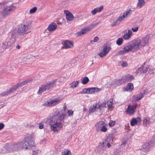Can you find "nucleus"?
I'll return each mask as SVG.
<instances>
[{"mask_svg":"<svg viewBox=\"0 0 155 155\" xmlns=\"http://www.w3.org/2000/svg\"><path fill=\"white\" fill-rule=\"evenodd\" d=\"M106 103H104L101 104L99 105L98 107L100 110H101L102 109V108L106 107Z\"/></svg>","mask_w":155,"mask_h":155,"instance_id":"c9c22d12","label":"nucleus"},{"mask_svg":"<svg viewBox=\"0 0 155 155\" xmlns=\"http://www.w3.org/2000/svg\"><path fill=\"white\" fill-rule=\"evenodd\" d=\"M115 123V121L110 120L109 123V125L110 127H112L113 126Z\"/></svg>","mask_w":155,"mask_h":155,"instance_id":"c03bdc74","label":"nucleus"},{"mask_svg":"<svg viewBox=\"0 0 155 155\" xmlns=\"http://www.w3.org/2000/svg\"><path fill=\"white\" fill-rule=\"evenodd\" d=\"M78 84V82L77 81L72 82L71 84V87L74 88L76 87Z\"/></svg>","mask_w":155,"mask_h":155,"instance_id":"58836bf2","label":"nucleus"},{"mask_svg":"<svg viewBox=\"0 0 155 155\" xmlns=\"http://www.w3.org/2000/svg\"><path fill=\"white\" fill-rule=\"evenodd\" d=\"M141 122V119L139 117L133 118L130 121V125L131 126H134L137 124H140Z\"/></svg>","mask_w":155,"mask_h":155,"instance_id":"ddd939ff","label":"nucleus"},{"mask_svg":"<svg viewBox=\"0 0 155 155\" xmlns=\"http://www.w3.org/2000/svg\"><path fill=\"white\" fill-rule=\"evenodd\" d=\"M61 100L58 99H56L52 100L49 101H47L44 104L47 106H55L60 102Z\"/></svg>","mask_w":155,"mask_h":155,"instance_id":"9d476101","label":"nucleus"},{"mask_svg":"<svg viewBox=\"0 0 155 155\" xmlns=\"http://www.w3.org/2000/svg\"><path fill=\"white\" fill-rule=\"evenodd\" d=\"M56 80H52L40 86L39 89L37 94L40 95L44 92L48 91L50 89L53 87L54 84L56 82Z\"/></svg>","mask_w":155,"mask_h":155,"instance_id":"20e7f679","label":"nucleus"},{"mask_svg":"<svg viewBox=\"0 0 155 155\" xmlns=\"http://www.w3.org/2000/svg\"><path fill=\"white\" fill-rule=\"evenodd\" d=\"M98 40H99V38H98V37L97 36H96L94 38V39L93 40V41L94 42H96L97 41H98Z\"/></svg>","mask_w":155,"mask_h":155,"instance_id":"603ef678","label":"nucleus"},{"mask_svg":"<svg viewBox=\"0 0 155 155\" xmlns=\"http://www.w3.org/2000/svg\"><path fill=\"white\" fill-rule=\"evenodd\" d=\"M67 117L66 114L61 113L57 110L51 114L50 117L45 119L43 122L50 125L51 130L54 132H56L62 128V123Z\"/></svg>","mask_w":155,"mask_h":155,"instance_id":"f257e3e1","label":"nucleus"},{"mask_svg":"<svg viewBox=\"0 0 155 155\" xmlns=\"http://www.w3.org/2000/svg\"><path fill=\"white\" fill-rule=\"evenodd\" d=\"M19 86V85L18 84H17L16 85L13 86L9 90H8L9 94H10L11 93L16 91L18 87Z\"/></svg>","mask_w":155,"mask_h":155,"instance_id":"b1692460","label":"nucleus"},{"mask_svg":"<svg viewBox=\"0 0 155 155\" xmlns=\"http://www.w3.org/2000/svg\"><path fill=\"white\" fill-rule=\"evenodd\" d=\"M31 25L29 23L21 25L18 29V33L20 35H24L31 32Z\"/></svg>","mask_w":155,"mask_h":155,"instance_id":"423d86ee","label":"nucleus"},{"mask_svg":"<svg viewBox=\"0 0 155 155\" xmlns=\"http://www.w3.org/2000/svg\"><path fill=\"white\" fill-rule=\"evenodd\" d=\"M113 104V99H110L107 102V106L109 107H112Z\"/></svg>","mask_w":155,"mask_h":155,"instance_id":"4c0bfd02","label":"nucleus"},{"mask_svg":"<svg viewBox=\"0 0 155 155\" xmlns=\"http://www.w3.org/2000/svg\"><path fill=\"white\" fill-rule=\"evenodd\" d=\"M16 47L18 49H19L20 48V46L19 45H18Z\"/></svg>","mask_w":155,"mask_h":155,"instance_id":"bf43d9fd","label":"nucleus"},{"mask_svg":"<svg viewBox=\"0 0 155 155\" xmlns=\"http://www.w3.org/2000/svg\"><path fill=\"white\" fill-rule=\"evenodd\" d=\"M15 34L12 33L11 38L9 41L8 42H5L3 43V46L2 47L5 49H6L7 48L12 46L14 44V43L15 41Z\"/></svg>","mask_w":155,"mask_h":155,"instance_id":"6e6552de","label":"nucleus"},{"mask_svg":"<svg viewBox=\"0 0 155 155\" xmlns=\"http://www.w3.org/2000/svg\"><path fill=\"white\" fill-rule=\"evenodd\" d=\"M151 119L148 117H145L143 118V124L144 126H147L151 123Z\"/></svg>","mask_w":155,"mask_h":155,"instance_id":"4be33fe9","label":"nucleus"},{"mask_svg":"<svg viewBox=\"0 0 155 155\" xmlns=\"http://www.w3.org/2000/svg\"><path fill=\"white\" fill-rule=\"evenodd\" d=\"M77 34L78 36H80L84 34V32L83 31L82 29L80 31L78 32Z\"/></svg>","mask_w":155,"mask_h":155,"instance_id":"49530a36","label":"nucleus"},{"mask_svg":"<svg viewBox=\"0 0 155 155\" xmlns=\"http://www.w3.org/2000/svg\"><path fill=\"white\" fill-rule=\"evenodd\" d=\"M123 41L124 40L122 38H119L117 39L116 41V44L118 45H121L123 44Z\"/></svg>","mask_w":155,"mask_h":155,"instance_id":"2f4dec72","label":"nucleus"},{"mask_svg":"<svg viewBox=\"0 0 155 155\" xmlns=\"http://www.w3.org/2000/svg\"><path fill=\"white\" fill-rule=\"evenodd\" d=\"M15 7L13 5L4 6L1 12H0V17L4 18L7 16L15 9Z\"/></svg>","mask_w":155,"mask_h":155,"instance_id":"39448f33","label":"nucleus"},{"mask_svg":"<svg viewBox=\"0 0 155 155\" xmlns=\"http://www.w3.org/2000/svg\"><path fill=\"white\" fill-rule=\"evenodd\" d=\"M5 105V103L3 104V105H1L0 106V108L2 107H4Z\"/></svg>","mask_w":155,"mask_h":155,"instance_id":"680f3d73","label":"nucleus"},{"mask_svg":"<svg viewBox=\"0 0 155 155\" xmlns=\"http://www.w3.org/2000/svg\"><path fill=\"white\" fill-rule=\"evenodd\" d=\"M110 49L111 48L110 47L107 46V45H104L103 47V50L101 51L98 55L101 58L105 56L108 53Z\"/></svg>","mask_w":155,"mask_h":155,"instance_id":"1a4fd4ad","label":"nucleus"},{"mask_svg":"<svg viewBox=\"0 0 155 155\" xmlns=\"http://www.w3.org/2000/svg\"><path fill=\"white\" fill-rule=\"evenodd\" d=\"M107 125L104 123L102 126L101 127L99 131H101L103 132H105L107 131Z\"/></svg>","mask_w":155,"mask_h":155,"instance_id":"393cba45","label":"nucleus"},{"mask_svg":"<svg viewBox=\"0 0 155 155\" xmlns=\"http://www.w3.org/2000/svg\"><path fill=\"white\" fill-rule=\"evenodd\" d=\"M65 11H67L68 12V13H67L66 14V18L67 20L68 21L72 20L74 17L73 15L70 12H69L68 11H65L64 12H65Z\"/></svg>","mask_w":155,"mask_h":155,"instance_id":"a878e982","label":"nucleus"},{"mask_svg":"<svg viewBox=\"0 0 155 155\" xmlns=\"http://www.w3.org/2000/svg\"><path fill=\"white\" fill-rule=\"evenodd\" d=\"M148 69L149 67L148 66H142L138 69L136 71V72L137 73L140 74L144 73L148 71Z\"/></svg>","mask_w":155,"mask_h":155,"instance_id":"f8f14e48","label":"nucleus"},{"mask_svg":"<svg viewBox=\"0 0 155 155\" xmlns=\"http://www.w3.org/2000/svg\"><path fill=\"white\" fill-rule=\"evenodd\" d=\"M148 41V36L142 38L141 39L136 38L127 44L122 50L118 51V53L120 54H124L130 51H136L145 46Z\"/></svg>","mask_w":155,"mask_h":155,"instance_id":"f03ea898","label":"nucleus"},{"mask_svg":"<svg viewBox=\"0 0 155 155\" xmlns=\"http://www.w3.org/2000/svg\"><path fill=\"white\" fill-rule=\"evenodd\" d=\"M44 125L42 123H39V128L40 129H42L43 128Z\"/></svg>","mask_w":155,"mask_h":155,"instance_id":"3c124183","label":"nucleus"},{"mask_svg":"<svg viewBox=\"0 0 155 155\" xmlns=\"http://www.w3.org/2000/svg\"><path fill=\"white\" fill-rule=\"evenodd\" d=\"M31 80H26L24 81H25V82L27 84V83H29V82H30Z\"/></svg>","mask_w":155,"mask_h":155,"instance_id":"4d7b16f0","label":"nucleus"},{"mask_svg":"<svg viewBox=\"0 0 155 155\" xmlns=\"http://www.w3.org/2000/svg\"><path fill=\"white\" fill-rule=\"evenodd\" d=\"M63 46L66 48H72L74 46L73 42L68 40L64 41L62 43Z\"/></svg>","mask_w":155,"mask_h":155,"instance_id":"9b49d317","label":"nucleus"},{"mask_svg":"<svg viewBox=\"0 0 155 155\" xmlns=\"http://www.w3.org/2000/svg\"><path fill=\"white\" fill-rule=\"evenodd\" d=\"M121 65L122 67H126L127 66L128 64L126 61H123Z\"/></svg>","mask_w":155,"mask_h":155,"instance_id":"79ce46f5","label":"nucleus"},{"mask_svg":"<svg viewBox=\"0 0 155 155\" xmlns=\"http://www.w3.org/2000/svg\"><path fill=\"white\" fill-rule=\"evenodd\" d=\"M111 138L110 137H107L105 140V142L103 143V144L104 145L107 146L108 148H110L111 147L110 143L112 142V140H111Z\"/></svg>","mask_w":155,"mask_h":155,"instance_id":"aec40b11","label":"nucleus"},{"mask_svg":"<svg viewBox=\"0 0 155 155\" xmlns=\"http://www.w3.org/2000/svg\"><path fill=\"white\" fill-rule=\"evenodd\" d=\"M117 22V21L115 22L114 23H113V24H112V25L113 26H115V25H116V24H117L118 22H119V21H118Z\"/></svg>","mask_w":155,"mask_h":155,"instance_id":"13d9d810","label":"nucleus"},{"mask_svg":"<svg viewBox=\"0 0 155 155\" xmlns=\"http://www.w3.org/2000/svg\"><path fill=\"white\" fill-rule=\"evenodd\" d=\"M88 88H85L82 90L78 94H88Z\"/></svg>","mask_w":155,"mask_h":155,"instance_id":"72a5a7b5","label":"nucleus"},{"mask_svg":"<svg viewBox=\"0 0 155 155\" xmlns=\"http://www.w3.org/2000/svg\"><path fill=\"white\" fill-rule=\"evenodd\" d=\"M101 89L97 87L88 88V94H92L96 92H97L101 91Z\"/></svg>","mask_w":155,"mask_h":155,"instance_id":"2eb2a0df","label":"nucleus"},{"mask_svg":"<svg viewBox=\"0 0 155 155\" xmlns=\"http://www.w3.org/2000/svg\"><path fill=\"white\" fill-rule=\"evenodd\" d=\"M132 34L133 33L132 31L130 30H128L127 32L123 35V38L125 40H128L131 37Z\"/></svg>","mask_w":155,"mask_h":155,"instance_id":"f3484780","label":"nucleus"},{"mask_svg":"<svg viewBox=\"0 0 155 155\" xmlns=\"http://www.w3.org/2000/svg\"><path fill=\"white\" fill-rule=\"evenodd\" d=\"M151 142L152 143L155 144V135L153 136V137L152 138Z\"/></svg>","mask_w":155,"mask_h":155,"instance_id":"09e8293b","label":"nucleus"},{"mask_svg":"<svg viewBox=\"0 0 155 155\" xmlns=\"http://www.w3.org/2000/svg\"><path fill=\"white\" fill-rule=\"evenodd\" d=\"M81 81L83 84H85L89 81V79L88 77H85L81 79Z\"/></svg>","mask_w":155,"mask_h":155,"instance_id":"7c9ffc66","label":"nucleus"},{"mask_svg":"<svg viewBox=\"0 0 155 155\" xmlns=\"http://www.w3.org/2000/svg\"><path fill=\"white\" fill-rule=\"evenodd\" d=\"M135 110V109L132 106L129 105L127 109V114L130 115H132L134 113Z\"/></svg>","mask_w":155,"mask_h":155,"instance_id":"4468645a","label":"nucleus"},{"mask_svg":"<svg viewBox=\"0 0 155 155\" xmlns=\"http://www.w3.org/2000/svg\"><path fill=\"white\" fill-rule=\"evenodd\" d=\"M152 71V70L151 69H149V71H148V72H149L150 74H154V72H153V71H152L151 72V71Z\"/></svg>","mask_w":155,"mask_h":155,"instance_id":"6e6d98bb","label":"nucleus"},{"mask_svg":"<svg viewBox=\"0 0 155 155\" xmlns=\"http://www.w3.org/2000/svg\"><path fill=\"white\" fill-rule=\"evenodd\" d=\"M61 155H71V152L69 150H65L61 152Z\"/></svg>","mask_w":155,"mask_h":155,"instance_id":"f704fd0d","label":"nucleus"},{"mask_svg":"<svg viewBox=\"0 0 155 155\" xmlns=\"http://www.w3.org/2000/svg\"><path fill=\"white\" fill-rule=\"evenodd\" d=\"M83 31L84 32V34L86 33L87 32L91 30V27H87L82 29Z\"/></svg>","mask_w":155,"mask_h":155,"instance_id":"473e14b6","label":"nucleus"},{"mask_svg":"<svg viewBox=\"0 0 155 155\" xmlns=\"http://www.w3.org/2000/svg\"><path fill=\"white\" fill-rule=\"evenodd\" d=\"M57 27L56 24L54 23H51L47 28V29L50 31H53L55 30Z\"/></svg>","mask_w":155,"mask_h":155,"instance_id":"6ab92c4d","label":"nucleus"},{"mask_svg":"<svg viewBox=\"0 0 155 155\" xmlns=\"http://www.w3.org/2000/svg\"><path fill=\"white\" fill-rule=\"evenodd\" d=\"M96 26L95 23L94 24H91L89 26H88V27H91V29L92 28Z\"/></svg>","mask_w":155,"mask_h":155,"instance_id":"8fccbe9b","label":"nucleus"},{"mask_svg":"<svg viewBox=\"0 0 155 155\" xmlns=\"http://www.w3.org/2000/svg\"><path fill=\"white\" fill-rule=\"evenodd\" d=\"M140 104H136V105H132V106L133 107V108L135 109L137 107H138L140 106Z\"/></svg>","mask_w":155,"mask_h":155,"instance_id":"5fc2aeb1","label":"nucleus"},{"mask_svg":"<svg viewBox=\"0 0 155 155\" xmlns=\"http://www.w3.org/2000/svg\"><path fill=\"white\" fill-rule=\"evenodd\" d=\"M9 94L7 90L6 91H4L3 92L0 94V96L1 97H4L7 96Z\"/></svg>","mask_w":155,"mask_h":155,"instance_id":"e433bc0d","label":"nucleus"},{"mask_svg":"<svg viewBox=\"0 0 155 155\" xmlns=\"http://www.w3.org/2000/svg\"><path fill=\"white\" fill-rule=\"evenodd\" d=\"M139 28L138 27H136L134 28H131V30L134 32H137Z\"/></svg>","mask_w":155,"mask_h":155,"instance_id":"a18cd8bd","label":"nucleus"},{"mask_svg":"<svg viewBox=\"0 0 155 155\" xmlns=\"http://www.w3.org/2000/svg\"><path fill=\"white\" fill-rule=\"evenodd\" d=\"M132 13V11L130 9H128L124 11L122 13H121L118 18L117 19V22L118 21L121 22L123 20H124L125 18L130 16Z\"/></svg>","mask_w":155,"mask_h":155,"instance_id":"0eeeda50","label":"nucleus"},{"mask_svg":"<svg viewBox=\"0 0 155 155\" xmlns=\"http://www.w3.org/2000/svg\"><path fill=\"white\" fill-rule=\"evenodd\" d=\"M100 23V22H98L95 23V24L97 26V25H98Z\"/></svg>","mask_w":155,"mask_h":155,"instance_id":"052dcab7","label":"nucleus"},{"mask_svg":"<svg viewBox=\"0 0 155 155\" xmlns=\"http://www.w3.org/2000/svg\"><path fill=\"white\" fill-rule=\"evenodd\" d=\"M150 149V144L149 143H146L144 144L141 148V150L143 152L149 151Z\"/></svg>","mask_w":155,"mask_h":155,"instance_id":"dca6fc26","label":"nucleus"},{"mask_svg":"<svg viewBox=\"0 0 155 155\" xmlns=\"http://www.w3.org/2000/svg\"><path fill=\"white\" fill-rule=\"evenodd\" d=\"M133 84L132 83H129L126 87V90L127 91H130L133 90Z\"/></svg>","mask_w":155,"mask_h":155,"instance_id":"c85d7f7f","label":"nucleus"},{"mask_svg":"<svg viewBox=\"0 0 155 155\" xmlns=\"http://www.w3.org/2000/svg\"><path fill=\"white\" fill-rule=\"evenodd\" d=\"M104 122L102 121H99L95 125V129L96 131H99V130L100 129L101 127L102 126Z\"/></svg>","mask_w":155,"mask_h":155,"instance_id":"412c9836","label":"nucleus"},{"mask_svg":"<svg viewBox=\"0 0 155 155\" xmlns=\"http://www.w3.org/2000/svg\"><path fill=\"white\" fill-rule=\"evenodd\" d=\"M67 114L69 116H72L74 114V111L71 110H69L68 111Z\"/></svg>","mask_w":155,"mask_h":155,"instance_id":"37998d69","label":"nucleus"},{"mask_svg":"<svg viewBox=\"0 0 155 155\" xmlns=\"http://www.w3.org/2000/svg\"><path fill=\"white\" fill-rule=\"evenodd\" d=\"M37 8L36 7H33L29 11L30 13L31 14L34 13L36 11Z\"/></svg>","mask_w":155,"mask_h":155,"instance_id":"a19ab883","label":"nucleus"},{"mask_svg":"<svg viewBox=\"0 0 155 155\" xmlns=\"http://www.w3.org/2000/svg\"><path fill=\"white\" fill-rule=\"evenodd\" d=\"M138 1L137 4V6L140 8H141L144 5L145 2L144 0H138Z\"/></svg>","mask_w":155,"mask_h":155,"instance_id":"bb28decb","label":"nucleus"},{"mask_svg":"<svg viewBox=\"0 0 155 155\" xmlns=\"http://www.w3.org/2000/svg\"><path fill=\"white\" fill-rule=\"evenodd\" d=\"M34 145L31 136L25 138L24 140L21 142L11 144H6L3 148L8 152H12L20 149L27 150Z\"/></svg>","mask_w":155,"mask_h":155,"instance_id":"7ed1b4c3","label":"nucleus"},{"mask_svg":"<svg viewBox=\"0 0 155 155\" xmlns=\"http://www.w3.org/2000/svg\"><path fill=\"white\" fill-rule=\"evenodd\" d=\"M97 108V104L95 105L94 104L91 106L89 109V113H91L95 112Z\"/></svg>","mask_w":155,"mask_h":155,"instance_id":"5701e85b","label":"nucleus"},{"mask_svg":"<svg viewBox=\"0 0 155 155\" xmlns=\"http://www.w3.org/2000/svg\"><path fill=\"white\" fill-rule=\"evenodd\" d=\"M104 6L103 5H101L99 7H97L91 11V13L93 15H94L97 12H101L103 9Z\"/></svg>","mask_w":155,"mask_h":155,"instance_id":"a211bd4d","label":"nucleus"},{"mask_svg":"<svg viewBox=\"0 0 155 155\" xmlns=\"http://www.w3.org/2000/svg\"><path fill=\"white\" fill-rule=\"evenodd\" d=\"M4 124L3 123H0V130L4 127Z\"/></svg>","mask_w":155,"mask_h":155,"instance_id":"864d4df0","label":"nucleus"},{"mask_svg":"<svg viewBox=\"0 0 155 155\" xmlns=\"http://www.w3.org/2000/svg\"><path fill=\"white\" fill-rule=\"evenodd\" d=\"M143 97V94H140L137 95V96L136 97V101H138L141 99Z\"/></svg>","mask_w":155,"mask_h":155,"instance_id":"ea45409f","label":"nucleus"},{"mask_svg":"<svg viewBox=\"0 0 155 155\" xmlns=\"http://www.w3.org/2000/svg\"><path fill=\"white\" fill-rule=\"evenodd\" d=\"M19 85V86L18 87H20L21 86H23L24 85H25L26 84V83L25 82V81H23L19 84H18Z\"/></svg>","mask_w":155,"mask_h":155,"instance_id":"de8ad7c7","label":"nucleus"},{"mask_svg":"<svg viewBox=\"0 0 155 155\" xmlns=\"http://www.w3.org/2000/svg\"><path fill=\"white\" fill-rule=\"evenodd\" d=\"M125 80L123 78L120 79H117L116 80L115 82L116 84L118 85H120L121 84L124 83Z\"/></svg>","mask_w":155,"mask_h":155,"instance_id":"cd10ccee","label":"nucleus"},{"mask_svg":"<svg viewBox=\"0 0 155 155\" xmlns=\"http://www.w3.org/2000/svg\"><path fill=\"white\" fill-rule=\"evenodd\" d=\"M134 78L133 76L131 75H128L126 77L125 81H130L134 80Z\"/></svg>","mask_w":155,"mask_h":155,"instance_id":"c756f323","label":"nucleus"}]
</instances>
